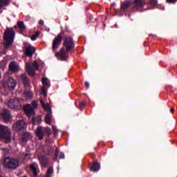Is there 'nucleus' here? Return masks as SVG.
Instances as JSON below:
<instances>
[{"instance_id": "1", "label": "nucleus", "mask_w": 177, "mask_h": 177, "mask_svg": "<svg viewBox=\"0 0 177 177\" xmlns=\"http://www.w3.org/2000/svg\"><path fill=\"white\" fill-rule=\"evenodd\" d=\"M63 45L65 49L64 48H62L59 52L55 53V57L58 60L66 62L67 57H68V52H71V50L75 48V41H74L73 37L66 36L64 39Z\"/></svg>"}, {"instance_id": "2", "label": "nucleus", "mask_w": 177, "mask_h": 177, "mask_svg": "<svg viewBox=\"0 0 177 177\" xmlns=\"http://www.w3.org/2000/svg\"><path fill=\"white\" fill-rule=\"evenodd\" d=\"M146 5L145 0H126L120 5L122 12H125L129 6H131V12H138L142 10Z\"/></svg>"}, {"instance_id": "3", "label": "nucleus", "mask_w": 177, "mask_h": 177, "mask_svg": "<svg viewBox=\"0 0 177 177\" xmlns=\"http://www.w3.org/2000/svg\"><path fill=\"white\" fill-rule=\"evenodd\" d=\"M4 39L6 41V46H10L13 44V39H15V30H13V28H7L6 29Z\"/></svg>"}, {"instance_id": "4", "label": "nucleus", "mask_w": 177, "mask_h": 177, "mask_svg": "<svg viewBox=\"0 0 177 177\" xmlns=\"http://www.w3.org/2000/svg\"><path fill=\"white\" fill-rule=\"evenodd\" d=\"M66 34L64 30H61L60 33L54 38L52 44V48L53 52H56L57 49L62 45V41H63V36Z\"/></svg>"}, {"instance_id": "5", "label": "nucleus", "mask_w": 177, "mask_h": 177, "mask_svg": "<svg viewBox=\"0 0 177 177\" xmlns=\"http://www.w3.org/2000/svg\"><path fill=\"white\" fill-rule=\"evenodd\" d=\"M0 138L5 139L6 143H9L11 140L10 129L8 127L0 125Z\"/></svg>"}, {"instance_id": "6", "label": "nucleus", "mask_w": 177, "mask_h": 177, "mask_svg": "<svg viewBox=\"0 0 177 177\" xmlns=\"http://www.w3.org/2000/svg\"><path fill=\"white\" fill-rule=\"evenodd\" d=\"M39 65L36 61H35L32 64H26V71L30 77H34V75H35V71H37V70H39Z\"/></svg>"}, {"instance_id": "7", "label": "nucleus", "mask_w": 177, "mask_h": 177, "mask_svg": "<svg viewBox=\"0 0 177 177\" xmlns=\"http://www.w3.org/2000/svg\"><path fill=\"white\" fill-rule=\"evenodd\" d=\"M19 159L17 158H6L5 160L6 167L10 169H15L19 167Z\"/></svg>"}, {"instance_id": "8", "label": "nucleus", "mask_w": 177, "mask_h": 177, "mask_svg": "<svg viewBox=\"0 0 177 177\" xmlns=\"http://www.w3.org/2000/svg\"><path fill=\"white\" fill-rule=\"evenodd\" d=\"M7 105L12 110H20L21 109V104L19 99H10L8 100Z\"/></svg>"}, {"instance_id": "9", "label": "nucleus", "mask_w": 177, "mask_h": 177, "mask_svg": "<svg viewBox=\"0 0 177 177\" xmlns=\"http://www.w3.org/2000/svg\"><path fill=\"white\" fill-rule=\"evenodd\" d=\"M43 153L44 156L52 157L55 153V147L50 145H46L43 149Z\"/></svg>"}, {"instance_id": "10", "label": "nucleus", "mask_w": 177, "mask_h": 177, "mask_svg": "<svg viewBox=\"0 0 177 177\" xmlns=\"http://www.w3.org/2000/svg\"><path fill=\"white\" fill-rule=\"evenodd\" d=\"M27 124H26V122L23 120L17 121L14 125L13 128L15 131H21L23 129H26Z\"/></svg>"}, {"instance_id": "11", "label": "nucleus", "mask_w": 177, "mask_h": 177, "mask_svg": "<svg viewBox=\"0 0 177 177\" xmlns=\"http://www.w3.org/2000/svg\"><path fill=\"white\" fill-rule=\"evenodd\" d=\"M35 50H36L35 47L31 45H29L26 48L25 55L28 57H32V56H34V53H35Z\"/></svg>"}, {"instance_id": "12", "label": "nucleus", "mask_w": 177, "mask_h": 177, "mask_svg": "<svg viewBox=\"0 0 177 177\" xmlns=\"http://www.w3.org/2000/svg\"><path fill=\"white\" fill-rule=\"evenodd\" d=\"M6 84L8 86V89L13 90L15 88H16V85H17V83L15 79L12 77H9L8 80L6 82Z\"/></svg>"}, {"instance_id": "13", "label": "nucleus", "mask_w": 177, "mask_h": 177, "mask_svg": "<svg viewBox=\"0 0 177 177\" xmlns=\"http://www.w3.org/2000/svg\"><path fill=\"white\" fill-rule=\"evenodd\" d=\"M24 111L28 117H31V115H34V114H35V109H34L32 106L30 104H27L25 106Z\"/></svg>"}, {"instance_id": "14", "label": "nucleus", "mask_w": 177, "mask_h": 177, "mask_svg": "<svg viewBox=\"0 0 177 177\" xmlns=\"http://www.w3.org/2000/svg\"><path fill=\"white\" fill-rule=\"evenodd\" d=\"M90 166V171L92 172H97L100 169V164L97 162L96 160L93 161V162L89 163Z\"/></svg>"}, {"instance_id": "15", "label": "nucleus", "mask_w": 177, "mask_h": 177, "mask_svg": "<svg viewBox=\"0 0 177 177\" xmlns=\"http://www.w3.org/2000/svg\"><path fill=\"white\" fill-rule=\"evenodd\" d=\"M30 169L32 172V176H38V174H39V168H38V167L35 164L30 165Z\"/></svg>"}, {"instance_id": "16", "label": "nucleus", "mask_w": 177, "mask_h": 177, "mask_svg": "<svg viewBox=\"0 0 177 177\" xmlns=\"http://www.w3.org/2000/svg\"><path fill=\"white\" fill-rule=\"evenodd\" d=\"M1 117L7 122L10 121V112L8 109H3L1 113Z\"/></svg>"}, {"instance_id": "17", "label": "nucleus", "mask_w": 177, "mask_h": 177, "mask_svg": "<svg viewBox=\"0 0 177 177\" xmlns=\"http://www.w3.org/2000/svg\"><path fill=\"white\" fill-rule=\"evenodd\" d=\"M39 162L41 167H48V164L49 163V158H48L45 156H41L39 158Z\"/></svg>"}, {"instance_id": "18", "label": "nucleus", "mask_w": 177, "mask_h": 177, "mask_svg": "<svg viewBox=\"0 0 177 177\" xmlns=\"http://www.w3.org/2000/svg\"><path fill=\"white\" fill-rule=\"evenodd\" d=\"M35 134L38 137L39 140H42V139H44V129H42V127L39 126L37 128Z\"/></svg>"}, {"instance_id": "19", "label": "nucleus", "mask_w": 177, "mask_h": 177, "mask_svg": "<svg viewBox=\"0 0 177 177\" xmlns=\"http://www.w3.org/2000/svg\"><path fill=\"white\" fill-rule=\"evenodd\" d=\"M21 80L25 88H28V86H30V81H28V77H27V75H26V73L21 75Z\"/></svg>"}, {"instance_id": "20", "label": "nucleus", "mask_w": 177, "mask_h": 177, "mask_svg": "<svg viewBox=\"0 0 177 177\" xmlns=\"http://www.w3.org/2000/svg\"><path fill=\"white\" fill-rule=\"evenodd\" d=\"M9 69L12 73L17 71V70H19V66L17 65V63L15 62H11L9 65Z\"/></svg>"}, {"instance_id": "21", "label": "nucleus", "mask_w": 177, "mask_h": 177, "mask_svg": "<svg viewBox=\"0 0 177 177\" xmlns=\"http://www.w3.org/2000/svg\"><path fill=\"white\" fill-rule=\"evenodd\" d=\"M46 124L50 125V122H52V112H48L45 117Z\"/></svg>"}, {"instance_id": "22", "label": "nucleus", "mask_w": 177, "mask_h": 177, "mask_svg": "<svg viewBox=\"0 0 177 177\" xmlns=\"http://www.w3.org/2000/svg\"><path fill=\"white\" fill-rule=\"evenodd\" d=\"M28 139H31V134L28 132H25L21 137V140L22 142H26Z\"/></svg>"}, {"instance_id": "23", "label": "nucleus", "mask_w": 177, "mask_h": 177, "mask_svg": "<svg viewBox=\"0 0 177 177\" xmlns=\"http://www.w3.org/2000/svg\"><path fill=\"white\" fill-rule=\"evenodd\" d=\"M41 122H42V119L39 116L35 117L32 119V125H35L36 124H41Z\"/></svg>"}, {"instance_id": "24", "label": "nucleus", "mask_w": 177, "mask_h": 177, "mask_svg": "<svg viewBox=\"0 0 177 177\" xmlns=\"http://www.w3.org/2000/svg\"><path fill=\"white\" fill-rule=\"evenodd\" d=\"M8 5H9V0H0V8L8 6Z\"/></svg>"}, {"instance_id": "25", "label": "nucleus", "mask_w": 177, "mask_h": 177, "mask_svg": "<svg viewBox=\"0 0 177 177\" xmlns=\"http://www.w3.org/2000/svg\"><path fill=\"white\" fill-rule=\"evenodd\" d=\"M39 31H36L35 33L30 37L31 41H35L39 37Z\"/></svg>"}, {"instance_id": "26", "label": "nucleus", "mask_w": 177, "mask_h": 177, "mask_svg": "<svg viewBox=\"0 0 177 177\" xmlns=\"http://www.w3.org/2000/svg\"><path fill=\"white\" fill-rule=\"evenodd\" d=\"M54 151L55 154L53 158L54 161H56L57 160V157H59V149H57V147H55V149H54Z\"/></svg>"}, {"instance_id": "27", "label": "nucleus", "mask_w": 177, "mask_h": 177, "mask_svg": "<svg viewBox=\"0 0 177 177\" xmlns=\"http://www.w3.org/2000/svg\"><path fill=\"white\" fill-rule=\"evenodd\" d=\"M18 24V27L19 28H20V30H24L26 28V25H24V22L19 21L17 23Z\"/></svg>"}, {"instance_id": "28", "label": "nucleus", "mask_w": 177, "mask_h": 177, "mask_svg": "<svg viewBox=\"0 0 177 177\" xmlns=\"http://www.w3.org/2000/svg\"><path fill=\"white\" fill-rule=\"evenodd\" d=\"M43 109H44L46 111H48V113H52V109H50V106L48 104L44 106Z\"/></svg>"}, {"instance_id": "29", "label": "nucleus", "mask_w": 177, "mask_h": 177, "mask_svg": "<svg viewBox=\"0 0 177 177\" xmlns=\"http://www.w3.org/2000/svg\"><path fill=\"white\" fill-rule=\"evenodd\" d=\"M50 174H53V168L49 167L47 170L46 177H50Z\"/></svg>"}, {"instance_id": "30", "label": "nucleus", "mask_w": 177, "mask_h": 177, "mask_svg": "<svg viewBox=\"0 0 177 177\" xmlns=\"http://www.w3.org/2000/svg\"><path fill=\"white\" fill-rule=\"evenodd\" d=\"M158 2V1L157 0H150L149 1L150 6H151L152 8H154V6L157 5Z\"/></svg>"}, {"instance_id": "31", "label": "nucleus", "mask_w": 177, "mask_h": 177, "mask_svg": "<svg viewBox=\"0 0 177 177\" xmlns=\"http://www.w3.org/2000/svg\"><path fill=\"white\" fill-rule=\"evenodd\" d=\"M41 82L44 86H48L49 84L48 83V79L46 77L42 78Z\"/></svg>"}, {"instance_id": "32", "label": "nucleus", "mask_w": 177, "mask_h": 177, "mask_svg": "<svg viewBox=\"0 0 177 177\" xmlns=\"http://www.w3.org/2000/svg\"><path fill=\"white\" fill-rule=\"evenodd\" d=\"M25 96H26V97H28L29 99L32 97V92L31 91H26L24 93Z\"/></svg>"}, {"instance_id": "33", "label": "nucleus", "mask_w": 177, "mask_h": 177, "mask_svg": "<svg viewBox=\"0 0 177 177\" xmlns=\"http://www.w3.org/2000/svg\"><path fill=\"white\" fill-rule=\"evenodd\" d=\"M88 20H89V21H91V23H95V21H97V18H95L93 19V16L89 15Z\"/></svg>"}, {"instance_id": "34", "label": "nucleus", "mask_w": 177, "mask_h": 177, "mask_svg": "<svg viewBox=\"0 0 177 177\" xmlns=\"http://www.w3.org/2000/svg\"><path fill=\"white\" fill-rule=\"evenodd\" d=\"M31 106H32V109L35 110V109H37V107H38V102H37V101H32Z\"/></svg>"}, {"instance_id": "35", "label": "nucleus", "mask_w": 177, "mask_h": 177, "mask_svg": "<svg viewBox=\"0 0 177 177\" xmlns=\"http://www.w3.org/2000/svg\"><path fill=\"white\" fill-rule=\"evenodd\" d=\"M85 102H80V104H79V109L80 110H82V109H84V107H85Z\"/></svg>"}, {"instance_id": "36", "label": "nucleus", "mask_w": 177, "mask_h": 177, "mask_svg": "<svg viewBox=\"0 0 177 177\" xmlns=\"http://www.w3.org/2000/svg\"><path fill=\"white\" fill-rule=\"evenodd\" d=\"M21 158L22 160H28V153H22L21 154Z\"/></svg>"}, {"instance_id": "37", "label": "nucleus", "mask_w": 177, "mask_h": 177, "mask_svg": "<svg viewBox=\"0 0 177 177\" xmlns=\"http://www.w3.org/2000/svg\"><path fill=\"white\" fill-rule=\"evenodd\" d=\"M41 93L44 95V96H46V88L44 86L41 87Z\"/></svg>"}, {"instance_id": "38", "label": "nucleus", "mask_w": 177, "mask_h": 177, "mask_svg": "<svg viewBox=\"0 0 177 177\" xmlns=\"http://www.w3.org/2000/svg\"><path fill=\"white\" fill-rule=\"evenodd\" d=\"M176 2H177V0H166L167 3L175 4L176 3Z\"/></svg>"}, {"instance_id": "39", "label": "nucleus", "mask_w": 177, "mask_h": 177, "mask_svg": "<svg viewBox=\"0 0 177 177\" xmlns=\"http://www.w3.org/2000/svg\"><path fill=\"white\" fill-rule=\"evenodd\" d=\"M53 135L56 136L57 133V129L56 128V126H53Z\"/></svg>"}, {"instance_id": "40", "label": "nucleus", "mask_w": 177, "mask_h": 177, "mask_svg": "<svg viewBox=\"0 0 177 177\" xmlns=\"http://www.w3.org/2000/svg\"><path fill=\"white\" fill-rule=\"evenodd\" d=\"M45 131L46 132V133L50 135V129L49 127L46 128Z\"/></svg>"}, {"instance_id": "41", "label": "nucleus", "mask_w": 177, "mask_h": 177, "mask_svg": "<svg viewBox=\"0 0 177 177\" xmlns=\"http://www.w3.org/2000/svg\"><path fill=\"white\" fill-rule=\"evenodd\" d=\"M59 158L63 159L64 158V153L61 152L59 154Z\"/></svg>"}, {"instance_id": "42", "label": "nucleus", "mask_w": 177, "mask_h": 177, "mask_svg": "<svg viewBox=\"0 0 177 177\" xmlns=\"http://www.w3.org/2000/svg\"><path fill=\"white\" fill-rule=\"evenodd\" d=\"M84 85H85V86H86V88L87 89H89V82H86L85 84H84Z\"/></svg>"}, {"instance_id": "43", "label": "nucleus", "mask_w": 177, "mask_h": 177, "mask_svg": "<svg viewBox=\"0 0 177 177\" xmlns=\"http://www.w3.org/2000/svg\"><path fill=\"white\" fill-rule=\"evenodd\" d=\"M40 103H41V106H43V107L46 105V104L43 100H40Z\"/></svg>"}, {"instance_id": "44", "label": "nucleus", "mask_w": 177, "mask_h": 177, "mask_svg": "<svg viewBox=\"0 0 177 177\" xmlns=\"http://www.w3.org/2000/svg\"><path fill=\"white\" fill-rule=\"evenodd\" d=\"M39 24L40 26H44V20L41 19L39 21Z\"/></svg>"}, {"instance_id": "45", "label": "nucleus", "mask_w": 177, "mask_h": 177, "mask_svg": "<svg viewBox=\"0 0 177 177\" xmlns=\"http://www.w3.org/2000/svg\"><path fill=\"white\" fill-rule=\"evenodd\" d=\"M174 111H175V109L174 108H171L170 109V113H171V114L174 113Z\"/></svg>"}, {"instance_id": "46", "label": "nucleus", "mask_w": 177, "mask_h": 177, "mask_svg": "<svg viewBox=\"0 0 177 177\" xmlns=\"http://www.w3.org/2000/svg\"><path fill=\"white\" fill-rule=\"evenodd\" d=\"M86 10H89V7H86Z\"/></svg>"}, {"instance_id": "47", "label": "nucleus", "mask_w": 177, "mask_h": 177, "mask_svg": "<svg viewBox=\"0 0 177 177\" xmlns=\"http://www.w3.org/2000/svg\"><path fill=\"white\" fill-rule=\"evenodd\" d=\"M169 88H170L169 86H166V89H169Z\"/></svg>"}, {"instance_id": "48", "label": "nucleus", "mask_w": 177, "mask_h": 177, "mask_svg": "<svg viewBox=\"0 0 177 177\" xmlns=\"http://www.w3.org/2000/svg\"><path fill=\"white\" fill-rule=\"evenodd\" d=\"M14 27H15V28H17V26H15Z\"/></svg>"}, {"instance_id": "49", "label": "nucleus", "mask_w": 177, "mask_h": 177, "mask_svg": "<svg viewBox=\"0 0 177 177\" xmlns=\"http://www.w3.org/2000/svg\"><path fill=\"white\" fill-rule=\"evenodd\" d=\"M165 9V8H163V9H162V10H164Z\"/></svg>"}, {"instance_id": "50", "label": "nucleus", "mask_w": 177, "mask_h": 177, "mask_svg": "<svg viewBox=\"0 0 177 177\" xmlns=\"http://www.w3.org/2000/svg\"><path fill=\"white\" fill-rule=\"evenodd\" d=\"M0 78H1V73H0Z\"/></svg>"}]
</instances>
